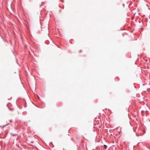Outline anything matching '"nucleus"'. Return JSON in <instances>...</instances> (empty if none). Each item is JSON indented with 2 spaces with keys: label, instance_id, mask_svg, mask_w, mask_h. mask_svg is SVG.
Returning <instances> with one entry per match:
<instances>
[{
  "label": "nucleus",
  "instance_id": "1",
  "mask_svg": "<svg viewBox=\"0 0 150 150\" xmlns=\"http://www.w3.org/2000/svg\"><path fill=\"white\" fill-rule=\"evenodd\" d=\"M104 147L105 149H107V146L106 145H104Z\"/></svg>",
  "mask_w": 150,
  "mask_h": 150
}]
</instances>
